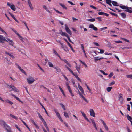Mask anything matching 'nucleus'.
Listing matches in <instances>:
<instances>
[{"label": "nucleus", "mask_w": 132, "mask_h": 132, "mask_svg": "<svg viewBox=\"0 0 132 132\" xmlns=\"http://www.w3.org/2000/svg\"><path fill=\"white\" fill-rule=\"evenodd\" d=\"M68 89L69 92L70 93L71 96L72 97L73 96H74V95L73 93L72 92V90L71 88H69Z\"/></svg>", "instance_id": "5701e85b"}, {"label": "nucleus", "mask_w": 132, "mask_h": 132, "mask_svg": "<svg viewBox=\"0 0 132 132\" xmlns=\"http://www.w3.org/2000/svg\"><path fill=\"white\" fill-rule=\"evenodd\" d=\"M65 32H62V31H61V33H60V34L62 36H65Z\"/></svg>", "instance_id": "5fc2aeb1"}, {"label": "nucleus", "mask_w": 132, "mask_h": 132, "mask_svg": "<svg viewBox=\"0 0 132 132\" xmlns=\"http://www.w3.org/2000/svg\"><path fill=\"white\" fill-rule=\"evenodd\" d=\"M119 100L120 101V103L122 104L123 103V95L121 93L119 94L118 95Z\"/></svg>", "instance_id": "39448f33"}, {"label": "nucleus", "mask_w": 132, "mask_h": 132, "mask_svg": "<svg viewBox=\"0 0 132 132\" xmlns=\"http://www.w3.org/2000/svg\"><path fill=\"white\" fill-rule=\"evenodd\" d=\"M100 72H101L102 73L103 75H107V74L105 73L104 71H103L102 70H100Z\"/></svg>", "instance_id": "79ce46f5"}, {"label": "nucleus", "mask_w": 132, "mask_h": 132, "mask_svg": "<svg viewBox=\"0 0 132 132\" xmlns=\"http://www.w3.org/2000/svg\"><path fill=\"white\" fill-rule=\"evenodd\" d=\"M93 43L95 45L97 46H99V45L98 44L97 42H94Z\"/></svg>", "instance_id": "864d4df0"}, {"label": "nucleus", "mask_w": 132, "mask_h": 132, "mask_svg": "<svg viewBox=\"0 0 132 132\" xmlns=\"http://www.w3.org/2000/svg\"><path fill=\"white\" fill-rule=\"evenodd\" d=\"M7 5L9 6L10 7L11 9L13 11H15V10L16 8L14 5H11L9 2H7Z\"/></svg>", "instance_id": "1a4fd4ad"}, {"label": "nucleus", "mask_w": 132, "mask_h": 132, "mask_svg": "<svg viewBox=\"0 0 132 132\" xmlns=\"http://www.w3.org/2000/svg\"><path fill=\"white\" fill-rule=\"evenodd\" d=\"M91 121L92 123L93 126L95 127L96 130H97V127L96 125L95 122L94 120L93 119H91Z\"/></svg>", "instance_id": "ddd939ff"}, {"label": "nucleus", "mask_w": 132, "mask_h": 132, "mask_svg": "<svg viewBox=\"0 0 132 132\" xmlns=\"http://www.w3.org/2000/svg\"><path fill=\"white\" fill-rule=\"evenodd\" d=\"M126 76L128 78L132 79V74L126 75Z\"/></svg>", "instance_id": "7c9ffc66"}, {"label": "nucleus", "mask_w": 132, "mask_h": 132, "mask_svg": "<svg viewBox=\"0 0 132 132\" xmlns=\"http://www.w3.org/2000/svg\"><path fill=\"white\" fill-rule=\"evenodd\" d=\"M59 4L61 6V7L64 9H65L66 10L67 9V8L63 4H62V3H59Z\"/></svg>", "instance_id": "412c9836"}, {"label": "nucleus", "mask_w": 132, "mask_h": 132, "mask_svg": "<svg viewBox=\"0 0 132 132\" xmlns=\"http://www.w3.org/2000/svg\"><path fill=\"white\" fill-rule=\"evenodd\" d=\"M110 13L112 16H117V14L115 13H113L112 12H110Z\"/></svg>", "instance_id": "4d7b16f0"}, {"label": "nucleus", "mask_w": 132, "mask_h": 132, "mask_svg": "<svg viewBox=\"0 0 132 132\" xmlns=\"http://www.w3.org/2000/svg\"><path fill=\"white\" fill-rule=\"evenodd\" d=\"M55 11L57 13L60 14H62V12L59 11H58L57 10H55Z\"/></svg>", "instance_id": "680f3d73"}, {"label": "nucleus", "mask_w": 132, "mask_h": 132, "mask_svg": "<svg viewBox=\"0 0 132 132\" xmlns=\"http://www.w3.org/2000/svg\"><path fill=\"white\" fill-rule=\"evenodd\" d=\"M112 88V87H108L106 88V90L108 92H109L111 91Z\"/></svg>", "instance_id": "c9c22d12"}, {"label": "nucleus", "mask_w": 132, "mask_h": 132, "mask_svg": "<svg viewBox=\"0 0 132 132\" xmlns=\"http://www.w3.org/2000/svg\"><path fill=\"white\" fill-rule=\"evenodd\" d=\"M6 40V38L3 36L0 35V42L2 43H4V41Z\"/></svg>", "instance_id": "6e6552de"}, {"label": "nucleus", "mask_w": 132, "mask_h": 132, "mask_svg": "<svg viewBox=\"0 0 132 132\" xmlns=\"http://www.w3.org/2000/svg\"><path fill=\"white\" fill-rule=\"evenodd\" d=\"M29 5V6L30 7V9H31L32 10L33 9V8L31 4H30Z\"/></svg>", "instance_id": "0e129e2a"}, {"label": "nucleus", "mask_w": 132, "mask_h": 132, "mask_svg": "<svg viewBox=\"0 0 132 132\" xmlns=\"http://www.w3.org/2000/svg\"><path fill=\"white\" fill-rule=\"evenodd\" d=\"M0 30L3 33H5L6 35H7V34L1 27H0Z\"/></svg>", "instance_id": "c03bdc74"}, {"label": "nucleus", "mask_w": 132, "mask_h": 132, "mask_svg": "<svg viewBox=\"0 0 132 132\" xmlns=\"http://www.w3.org/2000/svg\"><path fill=\"white\" fill-rule=\"evenodd\" d=\"M79 94L80 96L82 98L84 97V96L82 94H81L79 91Z\"/></svg>", "instance_id": "8fccbe9b"}, {"label": "nucleus", "mask_w": 132, "mask_h": 132, "mask_svg": "<svg viewBox=\"0 0 132 132\" xmlns=\"http://www.w3.org/2000/svg\"><path fill=\"white\" fill-rule=\"evenodd\" d=\"M80 66H78L77 65H76V69L77 70H80Z\"/></svg>", "instance_id": "a18cd8bd"}, {"label": "nucleus", "mask_w": 132, "mask_h": 132, "mask_svg": "<svg viewBox=\"0 0 132 132\" xmlns=\"http://www.w3.org/2000/svg\"><path fill=\"white\" fill-rule=\"evenodd\" d=\"M106 1V3L108 4L109 3H111L112 1L111 0H105Z\"/></svg>", "instance_id": "09e8293b"}, {"label": "nucleus", "mask_w": 132, "mask_h": 132, "mask_svg": "<svg viewBox=\"0 0 132 132\" xmlns=\"http://www.w3.org/2000/svg\"><path fill=\"white\" fill-rule=\"evenodd\" d=\"M11 95L14 97L17 100L19 101L20 102H21L22 103H23L15 95L13 94L12 93H11Z\"/></svg>", "instance_id": "a211bd4d"}, {"label": "nucleus", "mask_w": 132, "mask_h": 132, "mask_svg": "<svg viewBox=\"0 0 132 132\" xmlns=\"http://www.w3.org/2000/svg\"><path fill=\"white\" fill-rule=\"evenodd\" d=\"M6 38V40L5 41L8 42L10 45L13 46L14 43L13 41L8 38Z\"/></svg>", "instance_id": "423d86ee"}, {"label": "nucleus", "mask_w": 132, "mask_h": 132, "mask_svg": "<svg viewBox=\"0 0 132 132\" xmlns=\"http://www.w3.org/2000/svg\"><path fill=\"white\" fill-rule=\"evenodd\" d=\"M107 28V27H104L102 28H100V30L101 31H102L103 30H104L105 29H106Z\"/></svg>", "instance_id": "37998d69"}, {"label": "nucleus", "mask_w": 132, "mask_h": 132, "mask_svg": "<svg viewBox=\"0 0 132 132\" xmlns=\"http://www.w3.org/2000/svg\"><path fill=\"white\" fill-rule=\"evenodd\" d=\"M101 121L102 122V123L103 124V125L104 128H105V129L106 130L108 131V128L107 126L104 121L102 119L101 120Z\"/></svg>", "instance_id": "f8f14e48"}, {"label": "nucleus", "mask_w": 132, "mask_h": 132, "mask_svg": "<svg viewBox=\"0 0 132 132\" xmlns=\"http://www.w3.org/2000/svg\"><path fill=\"white\" fill-rule=\"evenodd\" d=\"M81 113L82 116H83V117H84L85 119L87 120L88 122H90V121L88 119L86 115V114L82 111H81Z\"/></svg>", "instance_id": "4468645a"}, {"label": "nucleus", "mask_w": 132, "mask_h": 132, "mask_svg": "<svg viewBox=\"0 0 132 132\" xmlns=\"http://www.w3.org/2000/svg\"><path fill=\"white\" fill-rule=\"evenodd\" d=\"M98 14L100 15H103V16H109V14L104 12H98Z\"/></svg>", "instance_id": "2eb2a0df"}, {"label": "nucleus", "mask_w": 132, "mask_h": 132, "mask_svg": "<svg viewBox=\"0 0 132 132\" xmlns=\"http://www.w3.org/2000/svg\"><path fill=\"white\" fill-rule=\"evenodd\" d=\"M78 86L79 89L81 91L82 93H84V91L82 87L80 85L79 83L78 84Z\"/></svg>", "instance_id": "f3484780"}, {"label": "nucleus", "mask_w": 132, "mask_h": 132, "mask_svg": "<svg viewBox=\"0 0 132 132\" xmlns=\"http://www.w3.org/2000/svg\"><path fill=\"white\" fill-rule=\"evenodd\" d=\"M21 72H22L23 73H24V74H26V73L25 72V71L24 70L22 69H21L20 70Z\"/></svg>", "instance_id": "de8ad7c7"}, {"label": "nucleus", "mask_w": 132, "mask_h": 132, "mask_svg": "<svg viewBox=\"0 0 132 132\" xmlns=\"http://www.w3.org/2000/svg\"><path fill=\"white\" fill-rule=\"evenodd\" d=\"M122 39L126 42H129V40H128L125 38H122Z\"/></svg>", "instance_id": "e2e57ef3"}, {"label": "nucleus", "mask_w": 132, "mask_h": 132, "mask_svg": "<svg viewBox=\"0 0 132 132\" xmlns=\"http://www.w3.org/2000/svg\"><path fill=\"white\" fill-rule=\"evenodd\" d=\"M11 29L17 35V34H18L17 33V32L16 31V30L12 28H11Z\"/></svg>", "instance_id": "a19ab883"}, {"label": "nucleus", "mask_w": 132, "mask_h": 132, "mask_svg": "<svg viewBox=\"0 0 132 132\" xmlns=\"http://www.w3.org/2000/svg\"><path fill=\"white\" fill-rule=\"evenodd\" d=\"M10 115L11 117H12L15 119L16 120L17 119V118L16 116L14 115L10 114Z\"/></svg>", "instance_id": "c756f323"}, {"label": "nucleus", "mask_w": 132, "mask_h": 132, "mask_svg": "<svg viewBox=\"0 0 132 132\" xmlns=\"http://www.w3.org/2000/svg\"><path fill=\"white\" fill-rule=\"evenodd\" d=\"M68 3L70 4L71 5H75V4L73 3L72 2H71L70 1H68Z\"/></svg>", "instance_id": "6e6d98bb"}, {"label": "nucleus", "mask_w": 132, "mask_h": 132, "mask_svg": "<svg viewBox=\"0 0 132 132\" xmlns=\"http://www.w3.org/2000/svg\"><path fill=\"white\" fill-rule=\"evenodd\" d=\"M54 111L55 113L56 114V116L58 118L61 116L60 115V114L59 113L57 110L56 109H55L54 110Z\"/></svg>", "instance_id": "aec40b11"}, {"label": "nucleus", "mask_w": 132, "mask_h": 132, "mask_svg": "<svg viewBox=\"0 0 132 132\" xmlns=\"http://www.w3.org/2000/svg\"><path fill=\"white\" fill-rule=\"evenodd\" d=\"M60 45L61 48L63 49L66 52L69 51L68 49L65 44H63V43L61 44Z\"/></svg>", "instance_id": "20e7f679"}, {"label": "nucleus", "mask_w": 132, "mask_h": 132, "mask_svg": "<svg viewBox=\"0 0 132 132\" xmlns=\"http://www.w3.org/2000/svg\"><path fill=\"white\" fill-rule=\"evenodd\" d=\"M104 59L103 57H94V60L95 62H96L98 60Z\"/></svg>", "instance_id": "dca6fc26"}, {"label": "nucleus", "mask_w": 132, "mask_h": 132, "mask_svg": "<svg viewBox=\"0 0 132 132\" xmlns=\"http://www.w3.org/2000/svg\"><path fill=\"white\" fill-rule=\"evenodd\" d=\"M9 55L13 59L14 58V56L13 55H12L10 53L9 54Z\"/></svg>", "instance_id": "13d9d810"}, {"label": "nucleus", "mask_w": 132, "mask_h": 132, "mask_svg": "<svg viewBox=\"0 0 132 132\" xmlns=\"http://www.w3.org/2000/svg\"><path fill=\"white\" fill-rule=\"evenodd\" d=\"M127 110L129 111H130V105H129V104H127Z\"/></svg>", "instance_id": "603ef678"}, {"label": "nucleus", "mask_w": 132, "mask_h": 132, "mask_svg": "<svg viewBox=\"0 0 132 132\" xmlns=\"http://www.w3.org/2000/svg\"><path fill=\"white\" fill-rule=\"evenodd\" d=\"M98 50H99L100 51V52H98L99 53H101V54H102L103 53L104 51V50L102 49H100L99 48H98Z\"/></svg>", "instance_id": "72a5a7b5"}, {"label": "nucleus", "mask_w": 132, "mask_h": 132, "mask_svg": "<svg viewBox=\"0 0 132 132\" xmlns=\"http://www.w3.org/2000/svg\"><path fill=\"white\" fill-rule=\"evenodd\" d=\"M89 112L91 116L94 117H95V113L93 109H90L89 110Z\"/></svg>", "instance_id": "9d476101"}, {"label": "nucleus", "mask_w": 132, "mask_h": 132, "mask_svg": "<svg viewBox=\"0 0 132 132\" xmlns=\"http://www.w3.org/2000/svg\"><path fill=\"white\" fill-rule=\"evenodd\" d=\"M81 49H82V50L83 51L85 50L84 48V45L83 44H81Z\"/></svg>", "instance_id": "052dcab7"}, {"label": "nucleus", "mask_w": 132, "mask_h": 132, "mask_svg": "<svg viewBox=\"0 0 132 132\" xmlns=\"http://www.w3.org/2000/svg\"><path fill=\"white\" fill-rule=\"evenodd\" d=\"M7 87L9 89L10 91H13L14 92H19L18 90L13 85H11L10 84H7Z\"/></svg>", "instance_id": "f03ea898"}, {"label": "nucleus", "mask_w": 132, "mask_h": 132, "mask_svg": "<svg viewBox=\"0 0 132 132\" xmlns=\"http://www.w3.org/2000/svg\"><path fill=\"white\" fill-rule=\"evenodd\" d=\"M60 104L61 106L64 110H65L66 109L65 108L63 104L61 103H60Z\"/></svg>", "instance_id": "e433bc0d"}, {"label": "nucleus", "mask_w": 132, "mask_h": 132, "mask_svg": "<svg viewBox=\"0 0 132 132\" xmlns=\"http://www.w3.org/2000/svg\"><path fill=\"white\" fill-rule=\"evenodd\" d=\"M17 36H18L20 39L22 41H23L24 39L19 34H17Z\"/></svg>", "instance_id": "b1692460"}, {"label": "nucleus", "mask_w": 132, "mask_h": 132, "mask_svg": "<svg viewBox=\"0 0 132 132\" xmlns=\"http://www.w3.org/2000/svg\"><path fill=\"white\" fill-rule=\"evenodd\" d=\"M48 64L49 65V67H53V65L50 62H48Z\"/></svg>", "instance_id": "58836bf2"}, {"label": "nucleus", "mask_w": 132, "mask_h": 132, "mask_svg": "<svg viewBox=\"0 0 132 132\" xmlns=\"http://www.w3.org/2000/svg\"><path fill=\"white\" fill-rule=\"evenodd\" d=\"M64 116L66 118H69V116L68 115V114L66 112H64Z\"/></svg>", "instance_id": "2f4dec72"}, {"label": "nucleus", "mask_w": 132, "mask_h": 132, "mask_svg": "<svg viewBox=\"0 0 132 132\" xmlns=\"http://www.w3.org/2000/svg\"><path fill=\"white\" fill-rule=\"evenodd\" d=\"M127 118L129 120V121L130 122V121H131V119H132V118L131 117L129 116L128 114L127 115Z\"/></svg>", "instance_id": "c85d7f7f"}, {"label": "nucleus", "mask_w": 132, "mask_h": 132, "mask_svg": "<svg viewBox=\"0 0 132 132\" xmlns=\"http://www.w3.org/2000/svg\"><path fill=\"white\" fill-rule=\"evenodd\" d=\"M15 126L16 127V128H17V129L20 132H21V130H20V128H19L18 126L16 125H15Z\"/></svg>", "instance_id": "49530a36"}, {"label": "nucleus", "mask_w": 132, "mask_h": 132, "mask_svg": "<svg viewBox=\"0 0 132 132\" xmlns=\"http://www.w3.org/2000/svg\"><path fill=\"white\" fill-rule=\"evenodd\" d=\"M89 28L93 29L95 31H97L98 30L97 28L94 26L93 24H90L89 26Z\"/></svg>", "instance_id": "9b49d317"}, {"label": "nucleus", "mask_w": 132, "mask_h": 132, "mask_svg": "<svg viewBox=\"0 0 132 132\" xmlns=\"http://www.w3.org/2000/svg\"><path fill=\"white\" fill-rule=\"evenodd\" d=\"M68 45L69 46V47H70V48L71 49H72V47L71 46L70 44V43H69L68 42Z\"/></svg>", "instance_id": "bf43d9fd"}, {"label": "nucleus", "mask_w": 132, "mask_h": 132, "mask_svg": "<svg viewBox=\"0 0 132 132\" xmlns=\"http://www.w3.org/2000/svg\"><path fill=\"white\" fill-rule=\"evenodd\" d=\"M5 101L6 102L10 104L11 105H12L13 104V102H12L11 101L8 99L6 100Z\"/></svg>", "instance_id": "473e14b6"}, {"label": "nucleus", "mask_w": 132, "mask_h": 132, "mask_svg": "<svg viewBox=\"0 0 132 132\" xmlns=\"http://www.w3.org/2000/svg\"><path fill=\"white\" fill-rule=\"evenodd\" d=\"M27 80L28 83L29 84H32L35 81V79L32 77H30L27 78Z\"/></svg>", "instance_id": "7ed1b4c3"}, {"label": "nucleus", "mask_w": 132, "mask_h": 132, "mask_svg": "<svg viewBox=\"0 0 132 132\" xmlns=\"http://www.w3.org/2000/svg\"><path fill=\"white\" fill-rule=\"evenodd\" d=\"M31 122L32 123L35 125V126L36 127V128L38 129L39 128V127L35 123V122H34V121L33 120H31Z\"/></svg>", "instance_id": "bb28decb"}, {"label": "nucleus", "mask_w": 132, "mask_h": 132, "mask_svg": "<svg viewBox=\"0 0 132 132\" xmlns=\"http://www.w3.org/2000/svg\"><path fill=\"white\" fill-rule=\"evenodd\" d=\"M111 3L114 6H119L118 3L116 1H112Z\"/></svg>", "instance_id": "6ab92c4d"}, {"label": "nucleus", "mask_w": 132, "mask_h": 132, "mask_svg": "<svg viewBox=\"0 0 132 132\" xmlns=\"http://www.w3.org/2000/svg\"><path fill=\"white\" fill-rule=\"evenodd\" d=\"M66 86L69 89L70 88V86L69 85V83L68 82H67L65 83Z\"/></svg>", "instance_id": "f704fd0d"}, {"label": "nucleus", "mask_w": 132, "mask_h": 132, "mask_svg": "<svg viewBox=\"0 0 132 132\" xmlns=\"http://www.w3.org/2000/svg\"><path fill=\"white\" fill-rule=\"evenodd\" d=\"M0 124L3 126V127L7 130L8 132H12L11 130V128L8 125L5 123L3 121H0Z\"/></svg>", "instance_id": "f257e3e1"}, {"label": "nucleus", "mask_w": 132, "mask_h": 132, "mask_svg": "<svg viewBox=\"0 0 132 132\" xmlns=\"http://www.w3.org/2000/svg\"><path fill=\"white\" fill-rule=\"evenodd\" d=\"M127 129L128 132H131V130L128 127H127Z\"/></svg>", "instance_id": "69168bd1"}, {"label": "nucleus", "mask_w": 132, "mask_h": 132, "mask_svg": "<svg viewBox=\"0 0 132 132\" xmlns=\"http://www.w3.org/2000/svg\"><path fill=\"white\" fill-rule=\"evenodd\" d=\"M113 75V73L112 72H111L110 73V74L108 76V77L109 78H111V77H112V76Z\"/></svg>", "instance_id": "ea45409f"}, {"label": "nucleus", "mask_w": 132, "mask_h": 132, "mask_svg": "<svg viewBox=\"0 0 132 132\" xmlns=\"http://www.w3.org/2000/svg\"><path fill=\"white\" fill-rule=\"evenodd\" d=\"M121 15L122 16H126V15L125 13H121Z\"/></svg>", "instance_id": "338daca9"}, {"label": "nucleus", "mask_w": 132, "mask_h": 132, "mask_svg": "<svg viewBox=\"0 0 132 132\" xmlns=\"http://www.w3.org/2000/svg\"><path fill=\"white\" fill-rule=\"evenodd\" d=\"M120 7L122 9H126H126L128 8V7H127L126 6L122 5L121 6H120Z\"/></svg>", "instance_id": "cd10ccee"}, {"label": "nucleus", "mask_w": 132, "mask_h": 132, "mask_svg": "<svg viewBox=\"0 0 132 132\" xmlns=\"http://www.w3.org/2000/svg\"><path fill=\"white\" fill-rule=\"evenodd\" d=\"M52 52L55 55H56V56L59 54L54 49H53L52 50Z\"/></svg>", "instance_id": "a878e982"}, {"label": "nucleus", "mask_w": 132, "mask_h": 132, "mask_svg": "<svg viewBox=\"0 0 132 132\" xmlns=\"http://www.w3.org/2000/svg\"><path fill=\"white\" fill-rule=\"evenodd\" d=\"M65 29L66 32L70 35H71L72 34V32L68 27L67 26V25L65 24Z\"/></svg>", "instance_id": "0eeeda50"}, {"label": "nucleus", "mask_w": 132, "mask_h": 132, "mask_svg": "<svg viewBox=\"0 0 132 132\" xmlns=\"http://www.w3.org/2000/svg\"><path fill=\"white\" fill-rule=\"evenodd\" d=\"M66 64L70 67H71V65L68 62H67L66 63Z\"/></svg>", "instance_id": "774afa93"}, {"label": "nucleus", "mask_w": 132, "mask_h": 132, "mask_svg": "<svg viewBox=\"0 0 132 132\" xmlns=\"http://www.w3.org/2000/svg\"><path fill=\"white\" fill-rule=\"evenodd\" d=\"M87 20L90 22H94L95 21V19L94 18H92L87 19Z\"/></svg>", "instance_id": "4c0bfd02"}, {"label": "nucleus", "mask_w": 132, "mask_h": 132, "mask_svg": "<svg viewBox=\"0 0 132 132\" xmlns=\"http://www.w3.org/2000/svg\"><path fill=\"white\" fill-rule=\"evenodd\" d=\"M104 54L105 55H109L112 54V53H109L107 52H105Z\"/></svg>", "instance_id": "3c124183"}, {"label": "nucleus", "mask_w": 132, "mask_h": 132, "mask_svg": "<svg viewBox=\"0 0 132 132\" xmlns=\"http://www.w3.org/2000/svg\"><path fill=\"white\" fill-rule=\"evenodd\" d=\"M22 122L23 123V124L26 126V127H27L28 129L30 131H31V130L28 127V126L27 125L26 123L24 122L23 121H22Z\"/></svg>", "instance_id": "4be33fe9"}, {"label": "nucleus", "mask_w": 132, "mask_h": 132, "mask_svg": "<svg viewBox=\"0 0 132 132\" xmlns=\"http://www.w3.org/2000/svg\"><path fill=\"white\" fill-rule=\"evenodd\" d=\"M129 8L128 7L126 10H125V11L128 12L129 13H132V11L129 9Z\"/></svg>", "instance_id": "393cba45"}]
</instances>
